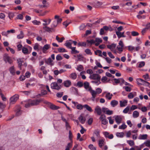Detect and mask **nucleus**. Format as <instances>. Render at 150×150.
Listing matches in <instances>:
<instances>
[{
	"label": "nucleus",
	"mask_w": 150,
	"mask_h": 150,
	"mask_svg": "<svg viewBox=\"0 0 150 150\" xmlns=\"http://www.w3.org/2000/svg\"><path fill=\"white\" fill-rule=\"evenodd\" d=\"M51 88L52 89L59 90L62 87L61 85H59L57 83L54 82L51 83Z\"/></svg>",
	"instance_id": "f257e3e1"
},
{
	"label": "nucleus",
	"mask_w": 150,
	"mask_h": 150,
	"mask_svg": "<svg viewBox=\"0 0 150 150\" xmlns=\"http://www.w3.org/2000/svg\"><path fill=\"white\" fill-rule=\"evenodd\" d=\"M4 59L6 63L8 62L10 64H11L13 62V60L7 54H4Z\"/></svg>",
	"instance_id": "f03ea898"
},
{
	"label": "nucleus",
	"mask_w": 150,
	"mask_h": 150,
	"mask_svg": "<svg viewBox=\"0 0 150 150\" xmlns=\"http://www.w3.org/2000/svg\"><path fill=\"white\" fill-rule=\"evenodd\" d=\"M102 91L101 89L100 88H98L96 89V91H93V99H92V100L93 101L95 100V99L96 96L97 94L100 93Z\"/></svg>",
	"instance_id": "7ed1b4c3"
},
{
	"label": "nucleus",
	"mask_w": 150,
	"mask_h": 150,
	"mask_svg": "<svg viewBox=\"0 0 150 150\" xmlns=\"http://www.w3.org/2000/svg\"><path fill=\"white\" fill-rule=\"evenodd\" d=\"M19 96L18 94H16L11 97L10 99V103L13 104L18 99Z\"/></svg>",
	"instance_id": "20e7f679"
},
{
	"label": "nucleus",
	"mask_w": 150,
	"mask_h": 150,
	"mask_svg": "<svg viewBox=\"0 0 150 150\" xmlns=\"http://www.w3.org/2000/svg\"><path fill=\"white\" fill-rule=\"evenodd\" d=\"M42 101V99H30L31 105L32 106L37 105H38Z\"/></svg>",
	"instance_id": "39448f33"
},
{
	"label": "nucleus",
	"mask_w": 150,
	"mask_h": 150,
	"mask_svg": "<svg viewBox=\"0 0 150 150\" xmlns=\"http://www.w3.org/2000/svg\"><path fill=\"white\" fill-rule=\"evenodd\" d=\"M89 78L91 79L100 80V76L98 74H93L92 75H90Z\"/></svg>",
	"instance_id": "423d86ee"
},
{
	"label": "nucleus",
	"mask_w": 150,
	"mask_h": 150,
	"mask_svg": "<svg viewBox=\"0 0 150 150\" xmlns=\"http://www.w3.org/2000/svg\"><path fill=\"white\" fill-rule=\"evenodd\" d=\"M42 28L43 29L45 30V32H47L49 33L52 32L54 30L52 27H51V28H50L47 26V25L44 26L42 27Z\"/></svg>",
	"instance_id": "0eeeda50"
},
{
	"label": "nucleus",
	"mask_w": 150,
	"mask_h": 150,
	"mask_svg": "<svg viewBox=\"0 0 150 150\" xmlns=\"http://www.w3.org/2000/svg\"><path fill=\"white\" fill-rule=\"evenodd\" d=\"M53 62V61L51 57L48 58L47 60H45V63L51 66H53L54 65V63Z\"/></svg>",
	"instance_id": "6e6552de"
},
{
	"label": "nucleus",
	"mask_w": 150,
	"mask_h": 150,
	"mask_svg": "<svg viewBox=\"0 0 150 150\" xmlns=\"http://www.w3.org/2000/svg\"><path fill=\"white\" fill-rule=\"evenodd\" d=\"M95 112H96L98 115H100L102 113V110L100 108L97 106L95 109Z\"/></svg>",
	"instance_id": "1a4fd4ad"
},
{
	"label": "nucleus",
	"mask_w": 150,
	"mask_h": 150,
	"mask_svg": "<svg viewBox=\"0 0 150 150\" xmlns=\"http://www.w3.org/2000/svg\"><path fill=\"white\" fill-rule=\"evenodd\" d=\"M115 120L117 124H120L121 122L122 121V118L120 116L117 115L115 116Z\"/></svg>",
	"instance_id": "9d476101"
},
{
	"label": "nucleus",
	"mask_w": 150,
	"mask_h": 150,
	"mask_svg": "<svg viewBox=\"0 0 150 150\" xmlns=\"http://www.w3.org/2000/svg\"><path fill=\"white\" fill-rule=\"evenodd\" d=\"M78 119H79V121L82 124L84 123L86 120V118L83 116L82 114H81L80 115Z\"/></svg>",
	"instance_id": "9b49d317"
},
{
	"label": "nucleus",
	"mask_w": 150,
	"mask_h": 150,
	"mask_svg": "<svg viewBox=\"0 0 150 150\" xmlns=\"http://www.w3.org/2000/svg\"><path fill=\"white\" fill-rule=\"evenodd\" d=\"M50 47L49 45L48 44H46L44 45L43 46L42 49V51L43 53H45V51L49 49Z\"/></svg>",
	"instance_id": "f8f14e48"
},
{
	"label": "nucleus",
	"mask_w": 150,
	"mask_h": 150,
	"mask_svg": "<svg viewBox=\"0 0 150 150\" xmlns=\"http://www.w3.org/2000/svg\"><path fill=\"white\" fill-rule=\"evenodd\" d=\"M72 41L71 40H67L66 42V43L64 44V45L66 46L67 47L70 49L71 48V44L72 43L70 42L69 41Z\"/></svg>",
	"instance_id": "ddd939ff"
},
{
	"label": "nucleus",
	"mask_w": 150,
	"mask_h": 150,
	"mask_svg": "<svg viewBox=\"0 0 150 150\" xmlns=\"http://www.w3.org/2000/svg\"><path fill=\"white\" fill-rule=\"evenodd\" d=\"M116 44H112L111 45H107V47L110 49L111 51L114 50L116 47Z\"/></svg>",
	"instance_id": "4468645a"
},
{
	"label": "nucleus",
	"mask_w": 150,
	"mask_h": 150,
	"mask_svg": "<svg viewBox=\"0 0 150 150\" xmlns=\"http://www.w3.org/2000/svg\"><path fill=\"white\" fill-rule=\"evenodd\" d=\"M17 62L18 64V67L20 68V69L21 70L22 63L23 62V60L21 59H18L17 60Z\"/></svg>",
	"instance_id": "2eb2a0df"
},
{
	"label": "nucleus",
	"mask_w": 150,
	"mask_h": 150,
	"mask_svg": "<svg viewBox=\"0 0 150 150\" xmlns=\"http://www.w3.org/2000/svg\"><path fill=\"white\" fill-rule=\"evenodd\" d=\"M42 21L45 23H43V25L45 26V25H47L50 23L51 21V19L50 18L48 19V20L47 19H45L43 20Z\"/></svg>",
	"instance_id": "dca6fc26"
},
{
	"label": "nucleus",
	"mask_w": 150,
	"mask_h": 150,
	"mask_svg": "<svg viewBox=\"0 0 150 150\" xmlns=\"http://www.w3.org/2000/svg\"><path fill=\"white\" fill-rule=\"evenodd\" d=\"M71 85V82L69 80L66 81L64 82V85L66 87H69Z\"/></svg>",
	"instance_id": "f3484780"
},
{
	"label": "nucleus",
	"mask_w": 150,
	"mask_h": 150,
	"mask_svg": "<svg viewBox=\"0 0 150 150\" xmlns=\"http://www.w3.org/2000/svg\"><path fill=\"white\" fill-rule=\"evenodd\" d=\"M26 103L25 104V107L26 108H28L30 107L31 106H32L31 105V103H30V99L28 100V101H24Z\"/></svg>",
	"instance_id": "a211bd4d"
},
{
	"label": "nucleus",
	"mask_w": 150,
	"mask_h": 150,
	"mask_svg": "<svg viewBox=\"0 0 150 150\" xmlns=\"http://www.w3.org/2000/svg\"><path fill=\"white\" fill-rule=\"evenodd\" d=\"M51 104L50 106V108L52 110H57L60 108V107L59 106H57L53 104H51Z\"/></svg>",
	"instance_id": "6ab92c4d"
},
{
	"label": "nucleus",
	"mask_w": 150,
	"mask_h": 150,
	"mask_svg": "<svg viewBox=\"0 0 150 150\" xmlns=\"http://www.w3.org/2000/svg\"><path fill=\"white\" fill-rule=\"evenodd\" d=\"M10 73L12 75H14L15 74V70L14 66L11 67L9 69Z\"/></svg>",
	"instance_id": "aec40b11"
},
{
	"label": "nucleus",
	"mask_w": 150,
	"mask_h": 150,
	"mask_svg": "<svg viewBox=\"0 0 150 150\" xmlns=\"http://www.w3.org/2000/svg\"><path fill=\"white\" fill-rule=\"evenodd\" d=\"M83 108H86L87 110L90 112H92L93 111V110L91 109V108L87 104L84 105Z\"/></svg>",
	"instance_id": "412c9836"
},
{
	"label": "nucleus",
	"mask_w": 150,
	"mask_h": 150,
	"mask_svg": "<svg viewBox=\"0 0 150 150\" xmlns=\"http://www.w3.org/2000/svg\"><path fill=\"white\" fill-rule=\"evenodd\" d=\"M111 104L113 107H114L115 106L117 105L118 103V102L115 100H112L111 102Z\"/></svg>",
	"instance_id": "4be33fe9"
},
{
	"label": "nucleus",
	"mask_w": 150,
	"mask_h": 150,
	"mask_svg": "<svg viewBox=\"0 0 150 150\" xmlns=\"http://www.w3.org/2000/svg\"><path fill=\"white\" fill-rule=\"evenodd\" d=\"M58 25L57 22L56 21H54L51 24V27L54 29Z\"/></svg>",
	"instance_id": "5701e85b"
},
{
	"label": "nucleus",
	"mask_w": 150,
	"mask_h": 150,
	"mask_svg": "<svg viewBox=\"0 0 150 150\" xmlns=\"http://www.w3.org/2000/svg\"><path fill=\"white\" fill-rule=\"evenodd\" d=\"M120 106L122 107L125 106L126 105V104L127 103V101L126 100H124L123 101H120Z\"/></svg>",
	"instance_id": "b1692460"
},
{
	"label": "nucleus",
	"mask_w": 150,
	"mask_h": 150,
	"mask_svg": "<svg viewBox=\"0 0 150 150\" xmlns=\"http://www.w3.org/2000/svg\"><path fill=\"white\" fill-rule=\"evenodd\" d=\"M69 77L73 79H75L77 77V75L76 73H72L70 74Z\"/></svg>",
	"instance_id": "393cba45"
},
{
	"label": "nucleus",
	"mask_w": 150,
	"mask_h": 150,
	"mask_svg": "<svg viewBox=\"0 0 150 150\" xmlns=\"http://www.w3.org/2000/svg\"><path fill=\"white\" fill-rule=\"evenodd\" d=\"M22 52L23 53L25 54H28V49L27 48L24 47L22 48Z\"/></svg>",
	"instance_id": "a878e982"
},
{
	"label": "nucleus",
	"mask_w": 150,
	"mask_h": 150,
	"mask_svg": "<svg viewBox=\"0 0 150 150\" xmlns=\"http://www.w3.org/2000/svg\"><path fill=\"white\" fill-rule=\"evenodd\" d=\"M133 116L134 118H137L139 116V113L137 111H134L133 113Z\"/></svg>",
	"instance_id": "bb28decb"
},
{
	"label": "nucleus",
	"mask_w": 150,
	"mask_h": 150,
	"mask_svg": "<svg viewBox=\"0 0 150 150\" xmlns=\"http://www.w3.org/2000/svg\"><path fill=\"white\" fill-rule=\"evenodd\" d=\"M76 69L79 71H81L84 69L83 66L82 65H79L77 66Z\"/></svg>",
	"instance_id": "cd10ccee"
},
{
	"label": "nucleus",
	"mask_w": 150,
	"mask_h": 150,
	"mask_svg": "<svg viewBox=\"0 0 150 150\" xmlns=\"http://www.w3.org/2000/svg\"><path fill=\"white\" fill-rule=\"evenodd\" d=\"M104 142V139H100L99 141L98 145L100 147H101L103 145Z\"/></svg>",
	"instance_id": "c85d7f7f"
},
{
	"label": "nucleus",
	"mask_w": 150,
	"mask_h": 150,
	"mask_svg": "<svg viewBox=\"0 0 150 150\" xmlns=\"http://www.w3.org/2000/svg\"><path fill=\"white\" fill-rule=\"evenodd\" d=\"M57 50L58 52L60 53L67 52V51L64 48L62 47L58 48Z\"/></svg>",
	"instance_id": "c756f323"
},
{
	"label": "nucleus",
	"mask_w": 150,
	"mask_h": 150,
	"mask_svg": "<svg viewBox=\"0 0 150 150\" xmlns=\"http://www.w3.org/2000/svg\"><path fill=\"white\" fill-rule=\"evenodd\" d=\"M24 34L23 32L21 31H20V34L17 36V38L19 39H22L24 37Z\"/></svg>",
	"instance_id": "7c9ffc66"
},
{
	"label": "nucleus",
	"mask_w": 150,
	"mask_h": 150,
	"mask_svg": "<svg viewBox=\"0 0 150 150\" xmlns=\"http://www.w3.org/2000/svg\"><path fill=\"white\" fill-rule=\"evenodd\" d=\"M112 96L113 95L112 94H110V93L108 92L106 95L105 97L108 100H110L111 99L112 97Z\"/></svg>",
	"instance_id": "2f4dec72"
},
{
	"label": "nucleus",
	"mask_w": 150,
	"mask_h": 150,
	"mask_svg": "<svg viewBox=\"0 0 150 150\" xmlns=\"http://www.w3.org/2000/svg\"><path fill=\"white\" fill-rule=\"evenodd\" d=\"M83 85L85 88L87 89L89 88V83L88 82L86 81L84 83Z\"/></svg>",
	"instance_id": "473e14b6"
},
{
	"label": "nucleus",
	"mask_w": 150,
	"mask_h": 150,
	"mask_svg": "<svg viewBox=\"0 0 150 150\" xmlns=\"http://www.w3.org/2000/svg\"><path fill=\"white\" fill-rule=\"evenodd\" d=\"M116 135L117 137H123L124 135V133L123 132H117Z\"/></svg>",
	"instance_id": "72a5a7b5"
},
{
	"label": "nucleus",
	"mask_w": 150,
	"mask_h": 150,
	"mask_svg": "<svg viewBox=\"0 0 150 150\" xmlns=\"http://www.w3.org/2000/svg\"><path fill=\"white\" fill-rule=\"evenodd\" d=\"M147 135L146 134L141 135L139 139H147Z\"/></svg>",
	"instance_id": "f704fd0d"
},
{
	"label": "nucleus",
	"mask_w": 150,
	"mask_h": 150,
	"mask_svg": "<svg viewBox=\"0 0 150 150\" xmlns=\"http://www.w3.org/2000/svg\"><path fill=\"white\" fill-rule=\"evenodd\" d=\"M94 134L96 135L97 137H100V132L98 130H95L94 132Z\"/></svg>",
	"instance_id": "c9c22d12"
},
{
	"label": "nucleus",
	"mask_w": 150,
	"mask_h": 150,
	"mask_svg": "<svg viewBox=\"0 0 150 150\" xmlns=\"http://www.w3.org/2000/svg\"><path fill=\"white\" fill-rule=\"evenodd\" d=\"M116 33L118 38H120L121 37H125V36H123L122 35L121 33L120 32L116 31Z\"/></svg>",
	"instance_id": "e433bc0d"
},
{
	"label": "nucleus",
	"mask_w": 150,
	"mask_h": 150,
	"mask_svg": "<svg viewBox=\"0 0 150 150\" xmlns=\"http://www.w3.org/2000/svg\"><path fill=\"white\" fill-rule=\"evenodd\" d=\"M86 43L84 42H79L78 43V45L79 46L86 47Z\"/></svg>",
	"instance_id": "4c0bfd02"
},
{
	"label": "nucleus",
	"mask_w": 150,
	"mask_h": 150,
	"mask_svg": "<svg viewBox=\"0 0 150 150\" xmlns=\"http://www.w3.org/2000/svg\"><path fill=\"white\" fill-rule=\"evenodd\" d=\"M72 142L69 143L68 144L65 150H69V148L71 147Z\"/></svg>",
	"instance_id": "58836bf2"
},
{
	"label": "nucleus",
	"mask_w": 150,
	"mask_h": 150,
	"mask_svg": "<svg viewBox=\"0 0 150 150\" xmlns=\"http://www.w3.org/2000/svg\"><path fill=\"white\" fill-rule=\"evenodd\" d=\"M85 52L87 54L91 55L92 54V53L91 52V50L88 49H86L85 50Z\"/></svg>",
	"instance_id": "ea45409f"
},
{
	"label": "nucleus",
	"mask_w": 150,
	"mask_h": 150,
	"mask_svg": "<svg viewBox=\"0 0 150 150\" xmlns=\"http://www.w3.org/2000/svg\"><path fill=\"white\" fill-rule=\"evenodd\" d=\"M127 142L130 146H132L134 144V141L133 140H130L127 141Z\"/></svg>",
	"instance_id": "a19ab883"
},
{
	"label": "nucleus",
	"mask_w": 150,
	"mask_h": 150,
	"mask_svg": "<svg viewBox=\"0 0 150 150\" xmlns=\"http://www.w3.org/2000/svg\"><path fill=\"white\" fill-rule=\"evenodd\" d=\"M88 147L91 150H96V147H94L92 144L89 145Z\"/></svg>",
	"instance_id": "79ce46f5"
},
{
	"label": "nucleus",
	"mask_w": 150,
	"mask_h": 150,
	"mask_svg": "<svg viewBox=\"0 0 150 150\" xmlns=\"http://www.w3.org/2000/svg\"><path fill=\"white\" fill-rule=\"evenodd\" d=\"M86 42L89 44H90V45H91L92 44H94L95 42V41L93 40H87Z\"/></svg>",
	"instance_id": "37998d69"
},
{
	"label": "nucleus",
	"mask_w": 150,
	"mask_h": 150,
	"mask_svg": "<svg viewBox=\"0 0 150 150\" xmlns=\"http://www.w3.org/2000/svg\"><path fill=\"white\" fill-rule=\"evenodd\" d=\"M32 23L34 25H39L40 24L41 22L40 21H38L36 20H34L32 21Z\"/></svg>",
	"instance_id": "c03bdc74"
},
{
	"label": "nucleus",
	"mask_w": 150,
	"mask_h": 150,
	"mask_svg": "<svg viewBox=\"0 0 150 150\" xmlns=\"http://www.w3.org/2000/svg\"><path fill=\"white\" fill-rule=\"evenodd\" d=\"M62 59V57L59 54H58L56 57V59L57 61H60Z\"/></svg>",
	"instance_id": "a18cd8bd"
},
{
	"label": "nucleus",
	"mask_w": 150,
	"mask_h": 150,
	"mask_svg": "<svg viewBox=\"0 0 150 150\" xmlns=\"http://www.w3.org/2000/svg\"><path fill=\"white\" fill-rule=\"evenodd\" d=\"M131 34L133 36H138L139 35V33H138L135 31H133L132 32Z\"/></svg>",
	"instance_id": "49530a36"
},
{
	"label": "nucleus",
	"mask_w": 150,
	"mask_h": 150,
	"mask_svg": "<svg viewBox=\"0 0 150 150\" xmlns=\"http://www.w3.org/2000/svg\"><path fill=\"white\" fill-rule=\"evenodd\" d=\"M83 108V106L81 104H79L77 105L76 108L78 109L82 110Z\"/></svg>",
	"instance_id": "de8ad7c7"
},
{
	"label": "nucleus",
	"mask_w": 150,
	"mask_h": 150,
	"mask_svg": "<svg viewBox=\"0 0 150 150\" xmlns=\"http://www.w3.org/2000/svg\"><path fill=\"white\" fill-rule=\"evenodd\" d=\"M17 50L18 51H21L22 47V45L20 44H19L17 46Z\"/></svg>",
	"instance_id": "09e8293b"
},
{
	"label": "nucleus",
	"mask_w": 150,
	"mask_h": 150,
	"mask_svg": "<svg viewBox=\"0 0 150 150\" xmlns=\"http://www.w3.org/2000/svg\"><path fill=\"white\" fill-rule=\"evenodd\" d=\"M72 90L74 91V94L76 95H78V89L75 87L72 88Z\"/></svg>",
	"instance_id": "8fccbe9b"
},
{
	"label": "nucleus",
	"mask_w": 150,
	"mask_h": 150,
	"mask_svg": "<svg viewBox=\"0 0 150 150\" xmlns=\"http://www.w3.org/2000/svg\"><path fill=\"white\" fill-rule=\"evenodd\" d=\"M127 127V126L125 124H122L119 127V128L121 129H125Z\"/></svg>",
	"instance_id": "3c124183"
},
{
	"label": "nucleus",
	"mask_w": 150,
	"mask_h": 150,
	"mask_svg": "<svg viewBox=\"0 0 150 150\" xmlns=\"http://www.w3.org/2000/svg\"><path fill=\"white\" fill-rule=\"evenodd\" d=\"M129 109V106L127 107L123 110V112L125 113H127L128 112Z\"/></svg>",
	"instance_id": "603ef678"
},
{
	"label": "nucleus",
	"mask_w": 150,
	"mask_h": 150,
	"mask_svg": "<svg viewBox=\"0 0 150 150\" xmlns=\"http://www.w3.org/2000/svg\"><path fill=\"white\" fill-rule=\"evenodd\" d=\"M63 92L57 93L56 94L58 98H61L63 95Z\"/></svg>",
	"instance_id": "864d4df0"
},
{
	"label": "nucleus",
	"mask_w": 150,
	"mask_h": 150,
	"mask_svg": "<svg viewBox=\"0 0 150 150\" xmlns=\"http://www.w3.org/2000/svg\"><path fill=\"white\" fill-rule=\"evenodd\" d=\"M123 88L125 89L126 91L127 92L130 91L131 90V88L128 86L124 87Z\"/></svg>",
	"instance_id": "5fc2aeb1"
},
{
	"label": "nucleus",
	"mask_w": 150,
	"mask_h": 150,
	"mask_svg": "<svg viewBox=\"0 0 150 150\" xmlns=\"http://www.w3.org/2000/svg\"><path fill=\"white\" fill-rule=\"evenodd\" d=\"M146 146L150 147V140L147 141L144 143Z\"/></svg>",
	"instance_id": "6e6d98bb"
},
{
	"label": "nucleus",
	"mask_w": 150,
	"mask_h": 150,
	"mask_svg": "<svg viewBox=\"0 0 150 150\" xmlns=\"http://www.w3.org/2000/svg\"><path fill=\"white\" fill-rule=\"evenodd\" d=\"M95 42H99L100 43H101L102 42V40L101 38H95Z\"/></svg>",
	"instance_id": "4d7b16f0"
},
{
	"label": "nucleus",
	"mask_w": 150,
	"mask_h": 150,
	"mask_svg": "<svg viewBox=\"0 0 150 150\" xmlns=\"http://www.w3.org/2000/svg\"><path fill=\"white\" fill-rule=\"evenodd\" d=\"M99 118V119L101 121L102 120H104L106 118V116L104 114L101 115Z\"/></svg>",
	"instance_id": "13d9d810"
},
{
	"label": "nucleus",
	"mask_w": 150,
	"mask_h": 150,
	"mask_svg": "<svg viewBox=\"0 0 150 150\" xmlns=\"http://www.w3.org/2000/svg\"><path fill=\"white\" fill-rule=\"evenodd\" d=\"M88 91L90 92L92 96V97L91 98V99H93V91H94V90H92V88L91 87H90L88 89Z\"/></svg>",
	"instance_id": "bf43d9fd"
},
{
	"label": "nucleus",
	"mask_w": 150,
	"mask_h": 150,
	"mask_svg": "<svg viewBox=\"0 0 150 150\" xmlns=\"http://www.w3.org/2000/svg\"><path fill=\"white\" fill-rule=\"evenodd\" d=\"M145 63L144 62L142 61L139 64L138 67L139 68H141L144 66L145 65Z\"/></svg>",
	"instance_id": "052dcab7"
},
{
	"label": "nucleus",
	"mask_w": 150,
	"mask_h": 150,
	"mask_svg": "<svg viewBox=\"0 0 150 150\" xmlns=\"http://www.w3.org/2000/svg\"><path fill=\"white\" fill-rule=\"evenodd\" d=\"M65 126L66 128V129L67 130H68L69 129H70L71 128V127L69 125V124L68 122L65 123Z\"/></svg>",
	"instance_id": "680f3d73"
},
{
	"label": "nucleus",
	"mask_w": 150,
	"mask_h": 150,
	"mask_svg": "<svg viewBox=\"0 0 150 150\" xmlns=\"http://www.w3.org/2000/svg\"><path fill=\"white\" fill-rule=\"evenodd\" d=\"M47 92L46 91L42 90L41 91V95L39 94V95L40 96H41L43 95H45L47 94Z\"/></svg>",
	"instance_id": "e2e57ef3"
},
{
	"label": "nucleus",
	"mask_w": 150,
	"mask_h": 150,
	"mask_svg": "<svg viewBox=\"0 0 150 150\" xmlns=\"http://www.w3.org/2000/svg\"><path fill=\"white\" fill-rule=\"evenodd\" d=\"M70 23V22H68L67 21H66L63 22V25H64L65 28H66Z\"/></svg>",
	"instance_id": "0e129e2a"
},
{
	"label": "nucleus",
	"mask_w": 150,
	"mask_h": 150,
	"mask_svg": "<svg viewBox=\"0 0 150 150\" xmlns=\"http://www.w3.org/2000/svg\"><path fill=\"white\" fill-rule=\"evenodd\" d=\"M77 85L79 87H81L83 86V84L82 82L79 81L77 83Z\"/></svg>",
	"instance_id": "69168bd1"
},
{
	"label": "nucleus",
	"mask_w": 150,
	"mask_h": 150,
	"mask_svg": "<svg viewBox=\"0 0 150 150\" xmlns=\"http://www.w3.org/2000/svg\"><path fill=\"white\" fill-rule=\"evenodd\" d=\"M102 123L104 125H105L108 123V121L105 118L104 120H102L101 121Z\"/></svg>",
	"instance_id": "338daca9"
},
{
	"label": "nucleus",
	"mask_w": 150,
	"mask_h": 150,
	"mask_svg": "<svg viewBox=\"0 0 150 150\" xmlns=\"http://www.w3.org/2000/svg\"><path fill=\"white\" fill-rule=\"evenodd\" d=\"M113 112L112 110H108L107 111H106V114L108 115H111L113 114Z\"/></svg>",
	"instance_id": "774afa93"
}]
</instances>
